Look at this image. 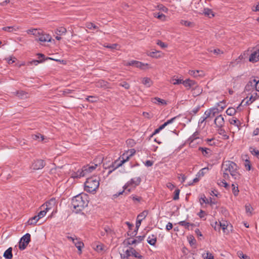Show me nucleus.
<instances>
[{
  "label": "nucleus",
  "mask_w": 259,
  "mask_h": 259,
  "mask_svg": "<svg viewBox=\"0 0 259 259\" xmlns=\"http://www.w3.org/2000/svg\"><path fill=\"white\" fill-rule=\"evenodd\" d=\"M97 167V164H92L91 165H87L86 166H84L83 168L84 169H86L85 173L87 175L88 173L92 172L94 170H95L96 168Z\"/></svg>",
  "instance_id": "aec40b11"
},
{
  "label": "nucleus",
  "mask_w": 259,
  "mask_h": 259,
  "mask_svg": "<svg viewBox=\"0 0 259 259\" xmlns=\"http://www.w3.org/2000/svg\"><path fill=\"white\" fill-rule=\"evenodd\" d=\"M210 111H211L210 109H208L205 111L204 116L205 117V118L207 119L209 117H212L211 113Z\"/></svg>",
  "instance_id": "13d9d810"
},
{
  "label": "nucleus",
  "mask_w": 259,
  "mask_h": 259,
  "mask_svg": "<svg viewBox=\"0 0 259 259\" xmlns=\"http://www.w3.org/2000/svg\"><path fill=\"white\" fill-rule=\"evenodd\" d=\"M137 233H138V231H137V229H135L133 232L128 231L127 232V234L128 236H131V237H133L137 234Z\"/></svg>",
  "instance_id": "e2e57ef3"
},
{
  "label": "nucleus",
  "mask_w": 259,
  "mask_h": 259,
  "mask_svg": "<svg viewBox=\"0 0 259 259\" xmlns=\"http://www.w3.org/2000/svg\"><path fill=\"white\" fill-rule=\"evenodd\" d=\"M244 157L246 158L245 159H244L245 161L244 166L247 170H250L251 169V163L248 155H245Z\"/></svg>",
  "instance_id": "5701e85b"
},
{
  "label": "nucleus",
  "mask_w": 259,
  "mask_h": 259,
  "mask_svg": "<svg viewBox=\"0 0 259 259\" xmlns=\"http://www.w3.org/2000/svg\"><path fill=\"white\" fill-rule=\"evenodd\" d=\"M98 98L97 97L93 96H89L85 98V101L91 103L96 102L98 101Z\"/></svg>",
  "instance_id": "473e14b6"
},
{
  "label": "nucleus",
  "mask_w": 259,
  "mask_h": 259,
  "mask_svg": "<svg viewBox=\"0 0 259 259\" xmlns=\"http://www.w3.org/2000/svg\"><path fill=\"white\" fill-rule=\"evenodd\" d=\"M28 34H31L33 35L38 36L41 33V30L37 29H30L27 30Z\"/></svg>",
  "instance_id": "a878e982"
},
{
  "label": "nucleus",
  "mask_w": 259,
  "mask_h": 259,
  "mask_svg": "<svg viewBox=\"0 0 259 259\" xmlns=\"http://www.w3.org/2000/svg\"><path fill=\"white\" fill-rule=\"evenodd\" d=\"M30 234L29 233H26L21 237L19 242V248L20 250H23L26 248L28 243L30 241Z\"/></svg>",
  "instance_id": "423d86ee"
},
{
  "label": "nucleus",
  "mask_w": 259,
  "mask_h": 259,
  "mask_svg": "<svg viewBox=\"0 0 259 259\" xmlns=\"http://www.w3.org/2000/svg\"><path fill=\"white\" fill-rule=\"evenodd\" d=\"M236 112V110L235 108L232 107H230L228 108L226 111V113L227 115L229 116H232L234 115Z\"/></svg>",
  "instance_id": "c9c22d12"
},
{
  "label": "nucleus",
  "mask_w": 259,
  "mask_h": 259,
  "mask_svg": "<svg viewBox=\"0 0 259 259\" xmlns=\"http://www.w3.org/2000/svg\"><path fill=\"white\" fill-rule=\"evenodd\" d=\"M147 65H148V64H144L143 63H142L141 62L137 61V62H136V67L137 68H140L141 69H144V66H147Z\"/></svg>",
  "instance_id": "de8ad7c7"
},
{
  "label": "nucleus",
  "mask_w": 259,
  "mask_h": 259,
  "mask_svg": "<svg viewBox=\"0 0 259 259\" xmlns=\"http://www.w3.org/2000/svg\"><path fill=\"white\" fill-rule=\"evenodd\" d=\"M210 110L211 111L210 112L211 113L212 117L215 116L220 112L219 111V109L217 107L211 108H210Z\"/></svg>",
  "instance_id": "e433bc0d"
},
{
  "label": "nucleus",
  "mask_w": 259,
  "mask_h": 259,
  "mask_svg": "<svg viewBox=\"0 0 259 259\" xmlns=\"http://www.w3.org/2000/svg\"><path fill=\"white\" fill-rule=\"evenodd\" d=\"M32 138L34 140L38 141H39V139H40V141H42L44 140V136L38 133L37 134L32 135Z\"/></svg>",
  "instance_id": "72a5a7b5"
},
{
  "label": "nucleus",
  "mask_w": 259,
  "mask_h": 259,
  "mask_svg": "<svg viewBox=\"0 0 259 259\" xmlns=\"http://www.w3.org/2000/svg\"><path fill=\"white\" fill-rule=\"evenodd\" d=\"M239 167L234 162L226 161L222 164V170H223V178L229 179L230 177L229 173L233 178L236 180L240 179L241 175L238 171Z\"/></svg>",
  "instance_id": "f257e3e1"
},
{
  "label": "nucleus",
  "mask_w": 259,
  "mask_h": 259,
  "mask_svg": "<svg viewBox=\"0 0 259 259\" xmlns=\"http://www.w3.org/2000/svg\"><path fill=\"white\" fill-rule=\"evenodd\" d=\"M227 179H225L224 178V179L221 181V183L220 184H219L221 186H223L224 187H225V188H229V185H228V184L226 182V180H227Z\"/></svg>",
  "instance_id": "6e6d98bb"
},
{
  "label": "nucleus",
  "mask_w": 259,
  "mask_h": 259,
  "mask_svg": "<svg viewBox=\"0 0 259 259\" xmlns=\"http://www.w3.org/2000/svg\"><path fill=\"white\" fill-rule=\"evenodd\" d=\"M141 182V179L140 177H137L135 178L131 179L129 181H128L125 185L123 187V190L121 192H120L114 195L115 197H118L120 195L123 194L126 189L130 186H133L134 187H136V186L140 185Z\"/></svg>",
  "instance_id": "39448f33"
},
{
  "label": "nucleus",
  "mask_w": 259,
  "mask_h": 259,
  "mask_svg": "<svg viewBox=\"0 0 259 259\" xmlns=\"http://www.w3.org/2000/svg\"><path fill=\"white\" fill-rule=\"evenodd\" d=\"M86 27L89 29H95L98 28V27L95 25L94 23L92 22H88L86 24Z\"/></svg>",
  "instance_id": "49530a36"
},
{
  "label": "nucleus",
  "mask_w": 259,
  "mask_h": 259,
  "mask_svg": "<svg viewBox=\"0 0 259 259\" xmlns=\"http://www.w3.org/2000/svg\"><path fill=\"white\" fill-rule=\"evenodd\" d=\"M218 134L222 136V139L228 140L229 138V136L227 135L225 130L222 127L219 128L218 130Z\"/></svg>",
  "instance_id": "6ab92c4d"
},
{
  "label": "nucleus",
  "mask_w": 259,
  "mask_h": 259,
  "mask_svg": "<svg viewBox=\"0 0 259 259\" xmlns=\"http://www.w3.org/2000/svg\"><path fill=\"white\" fill-rule=\"evenodd\" d=\"M119 85L123 87L125 89H129L130 88V85L126 81H123L119 83Z\"/></svg>",
  "instance_id": "5fc2aeb1"
},
{
  "label": "nucleus",
  "mask_w": 259,
  "mask_h": 259,
  "mask_svg": "<svg viewBox=\"0 0 259 259\" xmlns=\"http://www.w3.org/2000/svg\"><path fill=\"white\" fill-rule=\"evenodd\" d=\"M142 221V219H137V220L136 221V229H137V231L138 230L139 228L140 227V226L141 225Z\"/></svg>",
  "instance_id": "0e129e2a"
},
{
  "label": "nucleus",
  "mask_w": 259,
  "mask_h": 259,
  "mask_svg": "<svg viewBox=\"0 0 259 259\" xmlns=\"http://www.w3.org/2000/svg\"><path fill=\"white\" fill-rule=\"evenodd\" d=\"M198 149L199 151H201L204 156L208 157L211 155V151L209 148L200 147Z\"/></svg>",
  "instance_id": "dca6fc26"
},
{
  "label": "nucleus",
  "mask_w": 259,
  "mask_h": 259,
  "mask_svg": "<svg viewBox=\"0 0 259 259\" xmlns=\"http://www.w3.org/2000/svg\"><path fill=\"white\" fill-rule=\"evenodd\" d=\"M256 98L254 97L253 95H251L250 97L249 98V99L248 101L246 102V104L249 105L251 104L253 102H254L255 100H256Z\"/></svg>",
  "instance_id": "680f3d73"
},
{
  "label": "nucleus",
  "mask_w": 259,
  "mask_h": 259,
  "mask_svg": "<svg viewBox=\"0 0 259 259\" xmlns=\"http://www.w3.org/2000/svg\"><path fill=\"white\" fill-rule=\"evenodd\" d=\"M125 156V154L124 153L122 154V156L120 157L118 159L115 160L114 162H112L111 165H110L108 168L109 170L108 171V174H110L113 170L121 166L123 163L127 161L129 159V156H126V158H124Z\"/></svg>",
  "instance_id": "20e7f679"
},
{
  "label": "nucleus",
  "mask_w": 259,
  "mask_h": 259,
  "mask_svg": "<svg viewBox=\"0 0 259 259\" xmlns=\"http://www.w3.org/2000/svg\"><path fill=\"white\" fill-rule=\"evenodd\" d=\"M74 244L78 249V254H80L82 253L81 249L84 246L83 243L78 240V239L76 238V241L74 243Z\"/></svg>",
  "instance_id": "2eb2a0df"
},
{
  "label": "nucleus",
  "mask_w": 259,
  "mask_h": 259,
  "mask_svg": "<svg viewBox=\"0 0 259 259\" xmlns=\"http://www.w3.org/2000/svg\"><path fill=\"white\" fill-rule=\"evenodd\" d=\"M203 13L205 16L209 17V18L214 16V14L212 10L208 8H204L203 10Z\"/></svg>",
  "instance_id": "7c9ffc66"
},
{
  "label": "nucleus",
  "mask_w": 259,
  "mask_h": 259,
  "mask_svg": "<svg viewBox=\"0 0 259 259\" xmlns=\"http://www.w3.org/2000/svg\"><path fill=\"white\" fill-rule=\"evenodd\" d=\"M17 96L21 99H23L26 97L27 93L24 91H17L16 93Z\"/></svg>",
  "instance_id": "a19ab883"
},
{
  "label": "nucleus",
  "mask_w": 259,
  "mask_h": 259,
  "mask_svg": "<svg viewBox=\"0 0 259 259\" xmlns=\"http://www.w3.org/2000/svg\"><path fill=\"white\" fill-rule=\"evenodd\" d=\"M200 72L202 73V70H189V74L190 75L194 76V77H197L198 76H202V75L199 74Z\"/></svg>",
  "instance_id": "c756f323"
},
{
  "label": "nucleus",
  "mask_w": 259,
  "mask_h": 259,
  "mask_svg": "<svg viewBox=\"0 0 259 259\" xmlns=\"http://www.w3.org/2000/svg\"><path fill=\"white\" fill-rule=\"evenodd\" d=\"M173 82L172 84L174 85L176 84H183V80L180 79H173Z\"/></svg>",
  "instance_id": "052dcab7"
},
{
  "label": "nucleus",
  "mask_w": 259,
  "mask_h": 259,
  "mask_svg": "<svg viewBox=\"0 0 259 259\" xmlns=\"http://www.w3.org/2000/svg\"><path fill=\"white\" fill-rule=\"evenodd\" d=\"M188 239L189 242L191 245H193L196 243V240L194 238V236L192 235H190L188 237Z\"/></svg>",
  "instance_id": "8fccbe9b"
},
{
  "label": "nucleus",
  "mask_w": 259,
  "mask_h": 259,
  "mask_svg": "<svg viewBox=\"0 0 259 259\" xmlns=\"http://www.w3.org/2000/svg\"><path fill=\"white\" fill-rule=\"evenodd\" d=\"M249 151L251 154L256 156L259 159V151L258 150L253 147H250Z\"/></svg>",
  "instance_id": "2f4dec72"
},
{
  "label": "nucleus",
  "mask_w": 259,
  "mask_h": 259,
  "mask_svg": "<svg viewBox=\"0 0 259 259\" xmlns=\"http://www.w3.org/2000/svg\"><path fill=\"white\" fill-rule=\"evenodd\" d=\"M4 257L6 259H11L13 257L12 248L9 247L4 253Z\"/></svg>",
  "instance_id": "a211bd4d"
},
{
  "label": "nucleus",
  "mask_w": 259,
  "mask_h": 259,
  "mask_svg": "<svg viewBox=\"0 0 259 259\" xmlns=\"http://www.w3.org/2000/svg\"><path fill=\"white\" fill-rule=\"evenodd\" d=\"M131 249L132 250L131 255L136 257L139 254V253L134 248L131 247Z\"/></svg>",
  "instance_id": "338daca9"
},
{
  "label": "nucleus",
  "mask_w": 259,
  "mask_h": 259,
  "mask_svg": "<svg viewBox=\"0 0 259 259\" xmlns=\"http://www.w3.org/2000/svg\"><path fill=\"white\" fill-rule=\"evenodd\" d=\"M99 177L94 176L89 178L84 183V190L89 193H94L99 186Z\"/></svg>",
  "instance_id": "7ed1b4c3"
},
{
  "label": "nucleus",
  "mask_w": 259,
  "mask_h": 259,
  "mask_svg": "<svg viewBox=\"0 0 259 259\" xmlns=\"http://www.w3.org/2000/svg\"><path fill=\"white\" fill-rule=\"evenodd\" d=\"M203 257L204 259H213V255L209 252H207L206 254H204Z\"/></svg>",
  "instance_id": "bf43d9fd"
},
{
  "label": "nucleus",
  "mask_w": 259,
  "mask_h": 259,
  "mask_svg": "<svg viewBox=\"0 0 259 259\" xmlns=\"http://www.w3.org/2000/svg\"><path fill=\"white\" fill-rule=\"evenodd\" d=\"M232 189V192L233 194L236 196L238 195L239 190L238 187V185L236 184V186L234 184H232L231 185Z\"/></svg>",
  "instance_id": "f704fd0d"
},
{
  "label": "nucleus",
  "mask_w": 259,
  "mask_h": 259,
  "mask_svg": "<svg viewBox=\"0 0 259 259\" xmlns=\"http://www.w3.org/2000/svg\"><path fill=\"white\" fill-rule=\"evenodd\" d=\"M142 82L146 87H150L152 84V80L148 77H144Z\"/></svg>",
  "instance_id": "393cba45"
},
{
  "label": "nucleus",
  "mask_w": 259,
  "mask_h": 259,
  "mask_svg": "<svg viewBox=\"0 0 259 259\" xmlns=\"http://www.w3.org/2000/svg\"><path fill=\"white\" fill-rule=\"evenodd\" d=\"M216 106L217 107H219L218 108L219 109V111L221 112L226 107V102L224 100H223L219 103H218L216 104Z\"/></svg>",
  "instance_id": "c85d7f7f"
},
{
  "label": "nucleus",
  "mask_w": 259,
  "mask_h": 259,
  "mask_svg": "<svg viewBox=\"0 0 259 259\" xmlns=\"http://www.w3.org/2000/svg\"><path fill=\"white\" fill-rule=\"evenodd\" d=\"M199 133L197 131H196L193 134L190 136L188 139V142L189 144L191 145L195 140L199 139Z\"/></svg>",
  "instance_id": "4be33fe9"
},
{
  "label": "nucleus",
  "mask_w": 259,
  "mask_h": 259,
  "mask_svg": "<svg viewBox=\"0 0 259 259\" xmlns=\"http://www.w3.org/2000/svg\"><path fill=\"white\" fill-rule=\"evenodd\" d=\"M230 124L235 125L237 127L240 126L241 124L240 121H239L237 119H232L231 120H230Z\"/></svg>",
  "instance_id": "c03bdc74"
},
{
  "label": "nucleus",
  "mask_w": 259,
  "mask_h": 259,
  "mask_svg": "<svg viewBox=\"0 0 259 259\" xmlns=\"http://www.w3.org/2000/svg\"><path fill=\"white\" fill-rule=\"evenodd\" d=\"M237 254L241 259H249L248 256L246 254H243L242 251H238Z\"/></svg>",
  "instance_id": "4d7b16f0"
},
{
  "label": "nucleus",
  "mask_w": 259,
  "mask_h": 259,
  "mask_svg": "<svg viewBox=\"0 0 259 259\" xmlns=\"http://www.w3.org/2000/svg\"><path fill=\"white\" fill-rule=\"evenodd\" d=\"M249 60L252 62H256L259 60V49L250 55Z\"/></svg>",
  "instance_id": "ddd939ff"
},
{
  "label": "nucleus",
  "mask_w": 259,
  "mask_h": 259,
  "mask_svg": "<svg viewBox=\"0 0 259 259\" xmlns=\"http://www.w3.org/2000/svg\"><path fill=\"white\" fill-rule=\"evenodd\" d=\"M156 44L162 48H166L167 47V45L165 44L164 42L161 41L160 40H157L156 42Z\"/></svg>",
  "instance_id": "3c124183"
},
{
  "label": "nucleus",
  "mask_w": 259,
  "mask_h": 259,
  "mask_svg": "<svg viewBox=\"0 0 259 259\" xmlns=\"http://www.w3.org/2000/svg\"><path fill=\"white\" fill-rule=\"evenodd\" d=\"M206 168H202L201 170H200L199 171V172L197 173V174L196 175V176L200 178L201 177H203L204 175V170Z\"/></svg>",
  "instance_id": "69168bd1"
},
{
  "label": "nucleus",
  "mask_w": 259,
  "mask_h": 259,
  "mask_svg": "<svg viewBox=\"0 0 259 259\" xmlns=\"http://www.w3.org/2000/svg\"><path fill=\"white\" fill-rule=\"evenodd\" d=\"M148 213V212L147 210H144L138 215L137 219H140L143 220L145 219Z\"/></svg>",
  "instance_id": "79ce46f5"
},
{
  "label": "nucleus",
  "mask_w": 259,
  "mask_h": 259,
  "mask_svg": "<svg viewBox=\"0 0 259 259\" xmlns=\"http://www.w3.org/2000/svg\"><path fill=\"white\" fill-rule=\"evenodd\" d=\"M38 40L41 42H50L51 40V36L47 34H40V35H38Z\"/></svg>",
  "instance_id": "f8f14e48"
},
{
  "label": "nucleus",
  "mask_w": 259,
  "mask_h": 259,
  "mask_svg": "<svg viewBox=\"0 0 259 259\" xmlns=\"http://www.w3.org/2000/svg\"><path fill=\"white\" fill-rule=\"evenodd\" d=\"M19 28L16 26H6L2 28V30L9 32H14L17 31Z\"/></svg>",
  "instance_id": "f3484780"
},
{
  "label": "nucleus",
  "mask_w": 259,
  "mask_h": 259,
  "mask_svg": "<svg viewBox=\"0 0 259 259\" xmlns=\"http://www.w3.org/2000/svg\"><path fill=\"white\" fill-rule=\"evenodd\" d=\"M157 242V237L156 235L152 234L150 235L147 239V242L152 246H155Z\"/></svg>",
  "instance_id": "4468645a"
},
{
  "label": "nucleus",
  "mask_w": 259,
  "mask_h": 259,
  "mask_svg": "<svg viewBox=\"0 0 259 259\" xmlns=\"http://www.w3.org/2000/svg\"><path fill=\"white\" fill-rule=\"evenodd\" d=\"M45 165V163L41 159H36L34 160L31 164V168L33 170H38L42 169Z\"/></svg>",
  "instance_id": "6e6552de"
},
{
  "label": "nucleus",
  "mask_w": 259,
  "mask_h": 259,
  "mask_svg": "<svg viewBox=\"0 0 259 259\" xmlns=\"http://www.w3.org/2000/svg\"><path fill=\"white\" fill-rule=\"evenodd\" d=\"M199 201L201 204L203 203L208 204L209 203V200L206 198L204 194L200 198Z\"/></svg>",
  "instance_id": "37998d69"
},
{
  "label": "nucleus",
  "mask_w": 259,
  "mask_h": 259,
  "mask_svg": "<svg viewBox=\"0 0 259 259\" xmlns=\"http://www.w3.org/2000/svg\"><path fill=\"white\" fill-rule=\"evenodd\" d=\"M253 208L251 206L250 204L246 205H245V210L246 213H249V215L251 214V211L252 210Z\"/></svg>",
  "instance_id": "603ef678"
},
{
  "label": "nucleus",
  "mask_w": 259,
  "mask_h": 259,
  "mask_svg": "<svg viewBox=\"0 0 259 259\" xmlns=\"http://www.w3.org/2000/svg\"><path fill=\"white\" fill-rule=\"evenodd\" d=\"M179 224L182 226L185 227L186 228L188 229L190 225H192L190 223H188L185 221H181L179 223Z\"/></svg>",
  "instance_id": "09e8293b"
},
{
  "label": "nucleus",
  "mask_w": 259,
  "mask_h": 259,
  "mask_svg": "<svg viewBox=\"0 0 259 259\" xmlns=\"http://www.w3.org/2000/svg\"><path fill=\"white\" fill-rule=\"evenodd\" d=\"M56 204V199L52 198L49 201H47L45 204H42L40 207V209H45L49 211Z\"/></svg>",
  "instance_id": "0eeeda50"
},
{
  "label": "nucleus",
  "mask_w": 259,
  "mask_h": 259,
  "mask_svg": "<svg viewBox=\"0 0 259 259\" xmlns=\"http://www.w3.org/2000/svg\"><path fill=\"white\" fill-rule=\"evenodd\" d=\"M200 109V106L199 105L193 109L191 111L189 112V114L192 116L195 115Z\"/></svg>",
  "instance_id": "58836bf2"
},
{
  "label": "nucleus",
  "mask_w": 259,
  "mask_h": 259,
  "mask_svg": "<svg viewBox=\"0 0 259 259\" xmlns=\"http://www.w3.org/2000/svg\"><path fill=\"white\" fill-rule=\"evenodd\" d=\"M154 102L155 103H158V104H161L162 105H166L167 104L165 100H164L163 99H161L158 97H155L154 99Z\"/></svg>",
  "instance_id": "4c0bfd02"
},
{
  "label": "nucleus",
  "mask_w": 259,
  "mask_h": 259,
  "mask_svg": "<svg viewBox=\"0 0 259 259\" xmlns=\"http://www.w3.org/2000/svg\"><path fill=\"white\" fill-rule=\"evenodd\" d=\"M103 249V245L101 244L97 245L95 248V250L98 252H100L102 251Z\"/></svg>",
  "instance_id": "774afa93"
},
{
  "label": "nucleus",
  "mask_w": 259,
  "mask_h": 259,
  "mask_svg": "<svg viewBox=\"0 0 259 259\" xmlns=\"http://www.w3.org/2000/svg\"><path fill=\"white\" fill-rule=\"evenodd\" d=\"M160 52L158 51H152L148 53V55L152 58H158L161 57Z\"/></svg>",
  "instance_id": "cd10ccee"
},
{
  "label": "nucleus",
  "mask_w": 259,
  "mask_h": 259,
  "mask_svg": "<svg viewBox=\"0 0 259 259\" xmlns=\"http://www.w3.org/2000/svg\"><path fill=\"white\" fill-rule=\"evenodd\" d=\"M86 169H84L83 167L81 169H78L76 172L72 175V177L74 178H80L86 175Z\"/></svg>",
  "instance_id": "9b49d317"
},
{
  "label": "nucleus",
  "mask_w": 259,
  "mask_h": 259,
  "mask_svg": "<svg viewBox=\"0 0 259 259\" xmlns=\"http://www.w3.org/2000/svg\"><path fill=\"white\" fill-rule=\"evenodd\" d=\"M183 84L187 88V89H190L191 88L195 86L196 82L194 80H191L190 79H186L185 80L183 81Z\"/></svg>",
  "instance_id": "9d476101"
},
{
  "label": "nucleus",
  "mask_w": 259,
  "mask_h": 259,
  "mask_svg": "<svg viewBox=\"0 0 259 259\" xmlns=\"http://www.w3.org/2000/svg\"><path fill=\"white\" fill-rule=\"evenodd\" d=\"M180 192V190L179 189H176L174 191V195L173 197V200H177L179 199V194Z\"/></svg>",
  "instance_id": "a18cd8bd"
},
{
  "label": "nucleus",
  "mask_w": 259,
  "mask_h": 259,
  "mask_svg": "<svg viewBox=\"0 0 259 259\" xmlns=\"http://www.w3.org/2000/svg\"><path fill=\"white\" fill-rule=\"evenodd\" d=\"M48 210L45 209H42L38 213L37 217H38V219H41L45 217L48 212Z\"/></svg>",
  "instance_id": "ea45409f"
},
{
  "label": "nucleus",
  "mask_w": 259,
  "mask_h": 259,
  "mask_svg": "<svg viewBox=\"0 0 259 259\" xmlns=\"http://www.w3.org/2000/svg\"><path fill=\"white\" fill-rule=\"evenodd\" d=\"M87 195L80 193L73 197L71 201V207L73 211L77 213L83 210L88 205Z\"/></svg>",
  "instance_id": "f03ea898"
},
{
  "label": "nucleus",
  "mask_w": 259,
  "mask_h": 259,
  "mask_svg": "<svg viewBox=\"0 0 259 259\" xmlns=\"http://www.w3.org/2000/svg\"><path fill=\"white\" fill-rule=\"evenodd\" d=\"M214 123L218 127H222L225 124L224 118L222 115H218L214 119Z\"/></svg>",
  "instance_id": "1a4fd4ad"
},
{
  "label": "nucleus",
  "mask_w": 259,
  "mask_h": 259,
  "mask_svg": "<svg viewBox=\"0 0 259 259\" xmlns=\"http://www.w3.org/2000/svg\"><path fill=\"white\" fill-rule=\"evenodd\" d=\"M43 60H33L28 62L30 65H34L35 66L37 65L39 63H42Z\"/></svg>",
  "instance_id": "864d4df0"
},
{
  "label": "nucleus",
  "mask_w": 259,
  "mask_h": 259,
  "mask_svg": "<svg viewBox=\"0 0 259 259\" xmlns=\"http://www.w3.org/2000/svg\"><path fill=\"white\" fill-rule=\"evenodd\" d=\"M66 29L64 27H59L56 29V33L58 35H62L66 34Z\"/></svg>",
  "instance_id": "b1692460"
},
{
  "label": "nucleus",
  "mask_w": 259,
  "mask_h": 259,
  "mask_svg": "<svg viewBox=\"0 0 259 259\" xmlns=\"http://www.w3.org/2000/svg\"><path fill=\"white\" fill-rule=\"evenodd\" d=\"M132 250L131 247L130 249H127L124 252V253H120V257L122 259L128 258L131 255Z\"/></svg>",
  "instance_id": "bb28decb"
},
{
  "label": "nucleus",
  "mask_w": 259,
  "mask_h": 259,
  "mask_svg": "<svg viewBox=\"0 0 259 259\" xmlns=\"http://www.w3.org/2000/svg\"><path fill=\"white\" fill-rule=\"evenodd\" d=\"M37 215H35L30 218L27 221V224L29 225H35L40 219L38 218Z\"/></svg>",
  "instance_id": "412c9836"
}]
</instances>
